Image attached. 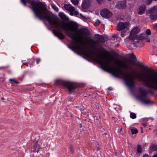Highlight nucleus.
Listing matches in <instances>:
<instances>
[{
    "mask_svg": "<svg viewBox=\"0 0 157 157\" xmlns=\"http://www.w3.org/2000/svg\"><path fill=\"white\" fill-rule=\"evenodd\" d=\"M71 151L72 153H73V150L72 149H71Z\"/></svg>",
    "mask_w": 157,
    "mask_h": 157,
    "instance_id": "37998d69",
    "label": "nucleus"
},
{
    "mask_svg": "<svg viewBox=\"0 0 157 157\" xmlns=\"http://www.w3.org/2000/svg\"><path fill=\"white\" fill-rule=\"evenodd\" d=\"M130 117L132 119H135L136 117V115L135 113H131L130 114Z\"/></svg>",
    "mask_w": 157,
    "mask_h": 157,
    "instance_id": "5701e85b",
    "label": "nucleus"
},
{
    "mask_svg": "<svg viewBox=\"0 0 157 157\" xmlns=\"http://www.w3.org/2000/svg\"><path fill=\"white\" fill-rule=\"evenodd\" d=\"M123 33H121V36H122V37H124V36L123 35Z\"/></svg>",
    "mask_w": 157,
    "mask_h": 157,
    "instance_id": "09e8293b",
    "label": "nucleus"
},
{
    "mask_svg": "<svg viewBox=\"0 0 157 157\" xmlns=\"http://www.w3.org/2000/svg\"><path fill=\"white\" fill-rule=\"evenodd\" d=\"M147 13H150L149 16L150 18L153 21L157 20V6H154L147 10Z\"/></svg>",
    "mask_w": 157,
    "mask_h": 157,
    "instance_id": "39448f33",
    "label": "nucleus"
},
{
    "mask_svg": "<svg viewBox=\"0 0 157 157\" xmlns=\"http://www.w3.org/2000/svg\"><path fill=\"white\" fill-rule=\"evenodd\" d=\"M142 101L143 103L146 104H150L152 103V101L148 99H142Z\"/></svg>",
    "mask_w": 157,
    "mask_h": 157,
    "instance_id": "a211bd4d",
    "label": "nucleus"
},
{
    "mask_svg": "<svg viewBox=\"0 0 157 157\" xmlns=\"http://www.w3.org/2000/svg\"><path fill=\"white\" fill-rule=\"evenodd\" d=\"M108 0L109 1H111V0Z\"/></svg>",
    "mask_w": 157,
    "mask_h": 157,
    "instance_id": "864d4df0",
    "label": "nucleus"
},
{
    "mask_svg": "<svg viewBox=\"0 0 157 157\" xmlns=\"http://www.w3.org/2000/svg\"><path fill=\"white\" fill-rule=\"evenodd\" d=\"M140 29L137 27L134 28L131 31L129 39L131 40H134L137 34L139 32Z\"/></svg>",
    "mask_w": 157,
    "mask_h": 157,
    "instance_id": "423d86ee",
    "label": "nucleus"
},
{
    "mask_svg": "<svg viewBox=\"0 0 157 157\" xmlns=\"http://www.w3.org/2000/svg\"><path fill=\"white\" fill-rule=\"evenodd\" d=\"M40 148V144L38 142H37L34 144L33 147L32 148L31 151L33 152L38 153Z\"/></svg>",
    "mask_w": 157,
    "mask_h": 157,
    "instance_id": "9d476101",
    "label": "nucleus"
},
{
    "mask_svg": "<svg viewBox=\"0 0 157 157\" xmlns=\"http://www.w3.org/2000/svg\"><path fill=\"white\" fill-rule=\"evenodd\" d=\"M53 8L57 12H58L59 11V9L56 7L54 6H52Z\"/></svg>",
    "mask_w": 157,
    "mask_h": 157,
    "instance_id": "7c9ffc66",
    "label": "nucleus"
},
{
    "mask_svg": "<svg viewBox=\"0 0 157 157\" xmlns=\"http://www.w3.org/2000/svg\"><path fill=\"white\" fill-rule=\"evenodd\" d=\"M39 18L41 20H46L50 25H53L54 28L58 30L61 29L64 31L66 34L71 38L76 44L80 43L81 45L84 46V43H88L91 44V48H94L98 42L103 43L105 42L104 37L98 35V36L96 37L97 40L86 36L85 38L87 41H83V38L82 35L85 34L83 29H80L78 31L79 33L76 34V36L79 37L80 39V40H78L71 33L77 31L78 28L77 25L75 23H72L68 25L67 23L63 21H61L60 23L56 17L51 15L46 11L44 2H39Z\"/></svg>",
    "mask_w": 157,
    "mask_h": 157,
    "instance_id": "f257e3e1",
    "label": "nucleus"
},
{
    "mask_svg": "<svg viewBox=\"0 0 157 157\" xmlns=\"http://www.w3.org/2000/svg\"><path fill=\"white\" fill-rule=\"evenodd\" d=\"M53 33L56 36L58 37L60 39H63L65 38V36L64 35L57 30H53Z\"/></svg>",
    "mask_w": 157,
    "mask_h": 157,
    "instance_id": "f8f14e48",
    "label": "nucleus"
},
{
    "mask_svg": "<svg viewBox=\"0 0 157 157\" xmlns=\"http://www.w3.org/2000/svg\"><path fill=\"white\" fill-rule=\"evenodd\" d=\"M73 12H70V14L71 15H73Z\"/></svg>",
    "mask_w": 157,
    "mask_h": 157,
    "instance_id": "a19ab883",
    "label": "nucleus"
},
{
    "mask_svg": "<svg viewBox=\"0 0 157 157\" xmlns=\"http://www.w3.org/2000/svg\"><path fill=\"white\" fill-rule=\"evenodd\" d=\"M59 17L63 20H66L67 19V17L64 14L63 12H59Z\"/></svg>",
    "mask_w": 157,
    "mask_h": 157,
    "instance_id": "6ab92c4d",
    "label": "nucleus"
},
{
    "mask_svg": "<svg viewBox=\"0 0 157 157\" xmlns=\"http://www.w3.org/2000/svg\"><path fill=\"white\" fill-rule=\"evenodd\" d=\"M132 134H136L138 132V130L137 129L135 128H131L130 129Z\"/></svg>",
    "mask_w": 157,
    "mask_h": 157,
    "instance_id": "412c9836",
    "label": "nucleus"
},
{
    "mask_svg": "<svg viewBox=\"0 0 157 157\" xmlns=\"http://www.w3.org/2000/svg\"><path fill=\"white\" fill-rule=\"evenodd\" d=\"M137 151L138 153H141L142 152V148L141 145H138L137 146Z\"/></svg>",
    "mask_w": 157,
    "mask_h": 157,
    "instance_id": "4be33fe9",
    "label": "nucleus"
},
{
    "mask_svg": "<svg viewBox=\"0 0 157 157\" xmlns=\"http://www.w3.org/2000/svg\"><path fill=\"white\" fill-rule=\"evenodd\" d=\"M9 81L12 84H13V83L16 84H18L19 83V82L14 79L10 78L9 79Z\"/></svg>",
    "mask_w": 157,
    "mask_h": 157,
    "instance_id": "aec40b11",
    "label": "nucleus"
},
{
    "mask_svg": "<svg viewBox=\"0 0 157 157\" xmlns=\"http://www.w3.org/2000/svg\"><path fill=\"white\" fill-rule=\"evenodd\" d=\"M55 84L57 85H62L65 87L67 89L70 94L77 87V84L75 82L65 81L61 79L56 80Z\"/></svg>",
    "mask_w": 157,
    "mask_h": 157,
    "instance_id": "20e7f679",
    "label": "nucleus"
},
{
    "mask_svg": "<svg viewBox=\"0 0 157 157\" xmlns=\"http://www.w3.org/2000/svg\"><path fill=\"white\" fill-rule=\"evenodd\" d=\"M114 155H117V152H115V153H114Z\"/></svg>",
    "mask_w": 157,
    "mask_h": 157,
    "instance_id": "a18cd8bd",
    "label": "nucleus"
},
{
    "mask_svg": "<svg viewBox=\"0 0 157 157\" xmlns=\"http://www.w3.org/2000/svg\"><path fill=\"white\" fill-rule=\"evenodd\" d=\"M130 62L132 67V69H128L132 71H125V72L130 73L131 75L132 76L133 82L132 84L128 85L127 84L125 80L124 79H123L126 85L130 88L133 87L135 86V80L137 78L147 87L151 89L157 90V74H151L146 72L137 74L136 73L135 69L134 68L132 64L133 62L131 60Z\"/></svg>",
    "mask_w": 157,
    "mask_h": 157,
    "instance_id": "7ed1b4c3",
    "label": "nucleus"
},
{
    "mask_svg": "<svg viewBox=\"0 0 157 157\" xmlns=\"http://www.w3.org/2000/svg\"><path fill=\"white\" fill-rule=\"evenodd\" d=\"M21 3L23 4L24 6H26V2L25 0H21Z\"/></svg>",
    "mask_w": 157,
    "mask_h": 157,
    "instance_id": "c85d7f7f",
    "label": "nucleus"
},
{
    "mask_svg": "<svg viewBox=\"0 0 157 157\" xmlns=\"http://www.w3.org/2000/svg\"><path fill=\"white\" fill-rule=\"evenodd\" d=\"M151 149L153 151H155L157 149V147L155 145H153L151 147Z\"/></svg>",
    "mask_w": 157,
    "mask_h": 157,
    "instance_id": "393cba45",
    "label": "nucleus"
},
{
    "mask_svg": "<svg viewBox=\"0 0 157 157\" xmlns=\"http://www.w3.org/2000/svg\"><path fill=\"white\" fill-rule=\"evenodd\" d=\"M154 1H157V0H153Z\"/></svg>",
    "mask_w": 157,
    "mask_h": 157,
    "instance_id": "603ef678",
    "label": "nucleus"
},
{
    "mask_svg": "<svg viewBox=\"0 0 157 157\" xmlns=\"http://www.w3.org/2000/svg\"><path fill=\"white\" fill-rule=\"evenodd\" d=\"M1 99H2V100H4V99H5L4 98H3V97H2V98H1Z\"/></svg>",
    "mask_w": 157,
    "mask_h": 157,
    "instance_id": "49530a36",
    "label": "nucleus"
},
{
    "mask_svg": "<svg viewBox=\"0 0 157 157\" xmlns=\"http://www.w3.org/2000/svg\"><path fill=\"white\" fill-rule=\"evenodd\" d=\"M63 7L66 10L70 12H74L75 10L74 7L69 4H65Z\"/></svg>",
    "mask_w": 157,
    "mask_h": 157,
    "instance_id": "4468645a",
    "label": "nucleus"
},
{
    "mask_svg": "<svg viewBox=\"0 0 157 157\" xmlns=\"http://www.w3.org/2000/svg\"><path fill=\"white\" fill-rule=\"evenodd\" d=\"M146 36L145 34L137 35L136 36V39L137 40H142L146 38Z\"/></svg>",
    "mask_w": 157,
    "mask_h": 157,
    "instance_id": "f3484780",
    "label": "nucleus"
},
{
    "mask_svg": "<svg viewBox=\"0 0 157 157\" xmlns=\"http://www.w3.org/2000/svg\"><path fill=\"white\" fill-rule=\"evenodd\" d=\"M69 48L72 50H79L86 53V55L89 56L90 55H92L95 56L97 57L96 59L98 63H100L101 66L104 68L110 71L115 76L119 77L121 75L123 79H124L126 81L127 84L129 85L132 84L133 82L132 76L130 73H128L125 71H123L121 70V67L127 69L129 68L132 69V67L131 64L130 60L126 59L123 61H121L120 59H117V64L118 65L117 68L112 67L110 65V60H108L107 62L104 61L102 59H106L109 60V58H106L103 54L98 55L93 50H85L81 45L77 44L76 45H70L69 46ZM113 59L111 60V61H113Z\"/></svg>",
    "mask_w": 157,
    "mask_h": 157,
    "instance_id": "f03ea898",
    "label": "nucleus"
},
{
    "mask_svg": "<svg viewBox=\"0 0 157 157\" xmlns=\"http://www.w3.org/2000/svg\"><path fill=\"white\" fill-rule=\"evenodd\" d=\"M103 0H97V2L99 4H101L102 3Z\"/></svg>",
    "mask_w": 157,
    "mask_h": 157,
    "instance_id": "2f4dec72",
    "label": "nucleus"
},
{
    "mask_svg": "<svg viewBox=\"0 0 157 157\" xmlns=\"http://www.w3.org/2000/svg\"><path fill=\"white\" fill-rule=\"evenodd\" d=\"M146 33L148 35H150L151 34V30L149 29H147L146 30Z\"/></svg>",
    "mask_w": 157,
    "mask_h": 157,
    "instance_id": "cd10ccee",
    "label": "nucleus"
},
{
    "mask_svg": "<svg viewBox=\"0 0 157 157\" xmlns=\"http://www.w3.org/2000/svg\"><path fill=\"white\" fill-rule=\"evenodd\" d=\"M136 65L137 66H138L140 67L144 68L145 70H147L151 72H153L154 71V70L152 68L148 67H147L145 66L140 63H136Z\"/></svg>",
    "mask_w": 157,
    "mask_h": 157,
    "instance_id": "ddd939ff",
    "label": "nucleus"
},
{
    "mask_svg": "<svg viewBox=\"0 0 157 157\" xmlns=\"http://www.w3.org/2000/svg\"><path fill=\"white\" fill-rule=\"evenodd\" d=\"M152 0H146L145 2L147 5L150 4L152 2Z\"/></svg>",
    "mask_w": 157,
    "mask_h": 157,
    "instance_id": "bb28decb",
    "label": "nucleus"
},
{
    "mask_svg": "<svg viewBox=\"0 0 157 157\" xmlns=\"http://www.w3.org/2000/svg\"><path fill=\"white\" fill-rule=\"evenodd\" d=\"M100 23V21L99 20H97L96 21L95 25L96 24V25H99Z\"/></svg>",
    "mask_w": 157,
    "mask_h": 157,
    "instance_id": "f704fd0d",
    "label": "nucleus"
},
{
    "mask_svg": "<svg viewBox=\"0 0 157 157\" xmlns=\"http://www.w3.org/2000/svg\"><path fill=\"white\" fill-rule=\"evenodd\" d=\"M72 3L75 5H76L78 3V0H71Z\"/></svg>",
    "mask_w": 157,
    "mask_h": 157,
    "instance_id": "b1692460",
    "label": "nucleus"
},
{
    "mask_svg": "<svg viewBox=\"0 0 157 157\" xmlns=\"http://www.w3.org/2000/svg\"><path fill=\"white\" fill-rule=\"evenodd\" d=\"M74 12V13L75 15H77L78 14V13L77 11H75V10Z\"/></svg>",
    "mask_w": 157,
    "mask_h": 157,
    "instance_id": "c9c22d12",
    "label": "nucleus"
},
{
    "mask_svg": "<svg viewBox=\"0 0 157 157\" xmlns=\"http://www.w3.org/2000/svg\"><path fill=\"white\" fill-rule=\"evenodd\" d=\"M116 7L118 9H124L126 7V2L124 0L117 2Z\"/></svg>",
    "mask_w": 157,
    "mask_h": 157,
    "instance_id": "1a4fd4ad",
    "label": "nucleus"
},
{
    "mask_svg": "<svg viewBox=\"0 0 157 157\" xmlns=\"http://www.w3.org/2000/svg\"><path fill=\"white\" fill-rule=\"evenodd\" d=\"M139 41H135L134 42L133 44L136 47H137L139 45Z\"/></svg>",
    "mask_w": 157,
    "mask_h": 157,
    "instance_id": "c756f323",
    "label": "nucleus"
},
{
    "mask_svg": "<svg viewBox=\"0 0 157 157\" xmlns=\"http://www.w3.org/2000/svg\"><path fill=\"white\" fill-rule=\"evenodd\" d=\"M129 26L128 23L120 22L117 24V29L118 31H120L125 29H128Z\"/></svg>",
    "mask_w": 157,
    "mask_h": 157,
    "instance_id": "0eeeda50",
    "label": "nucleus"
},
{
    "mask_svg": "<svg viewBox=\"0 0 157 157\" xmlns=\"http://www.w3.org/2000/svg\"><path fill=\"white\" fill-rule=\"evenodd\" d=\"M122 128H121V130H120V131H122Z\"/></svg>",
    "mask_w": 157,
    "mask_h": 157,
    "instance_id": "3c124183",
    "label": "nucleus"
},
{
    "mask_svg": "<svg viewBox=\"0 0 157 157\" xmlns=\"http://www.w3.org/2000/svg\"><path fill=\"white\" fill-rule=\"evenodd\" d=\"M153 28L154 29H157V24H154L153 25Z\"/></svg>",
    "mask_w": 157,
    "mask_h": 157,
    "instance_id": "72a5a7b5",
    "label": "nucleus"
},
{
    "mask_svg": "<svg viewBox=\"0 0 157 157\" xmlns=\"http://www.w3.org/2000/svg\"><path fill=\"white\" fill-rule=\"evenodd\" d=\"M90 5V2L89 0H85L82 3V8L86 9L88 8Z\"/></svg>",
    "mask_w": 157,
    "mask_h": 157,
    "instance_id": "2eb2a0df",
    "label": "nucleus"
},
{
    "mask_svg": "<svg viewBox=\"0 0 157 157\" xmlns=\"http://www.w3.org/2000/svg\"><path fill=\"white\" fill-rule=\"evenodd\" d=\"M100 117V116L99 115L98 116H94V120L96 122H98Z\"/></svg>",
    "mask_w": 157,
    "mask_h": 157,
    "instance_id": "a878e982",
    "label": "nucleus"
},
{
    "mask_svg": "<svg viewBox=\"0 0 157 157\" xmlns=\"http://www.w3.org/2000/svg\"><path fill=\"white\" fill-rule=\"evenodd\" d=\"M139 91L141 96L142 97H144L147 94V92L144 89L142 88H140L139 89Z\"/></svg>",
    "mask_w": 157,
    "mask_h": 157,
    "instance_id": "dca6fc26",
    "label": "nucleus"
},
{
    "mask_svg": "<svg viewBox=\"0 0 157 157\" xmlns=\"http://www.w3.org/2000/svg\"><path fill=\"white\" fill-rule=\"evenodd\" d=\"M108 89L109 90H113V88L111 87H109Z\"/></svg>",
    "mask_w": 157,
    "mask_h": 157,
    "instance_id": "58836bf2",
    "label": "nucleus"
},
{
    "mask_svg": "<svg viewBox=\"0 0 157 157\" xmlns=\"http://www.w3.org/2000/svg\"><path fill=\"white\" fill-rule=\"evenodd\" d=\"M41 60L40 58H37L36 59V61L37 64H39V63L40 61Z\"/></svg>",
    "mask_w": 157,
    "mask_h": 157,
    "instance_id": "473e14b6",
    "label": "nucleus"
},
{
    "mask_svg": "<svg viewBox=\"0 0 157 157\" xmlns=\"http://www.w3.org/2000/svg\"><path fill=\"white\" fill-rule=\"evenodd\" d=\"M149 92H150V93H153V92L152 91H149Z\"/></svg>",
    "mask_w": 157,
    "mask_h": 157,
    "instance_id": "de8ad7c7",
    "label": "nucleus"
},
{
    "mask_svg": "<svg viewBox=\"0 0 157 157\" xmlns=\"http://www.w3.org/2000/svg\"><path fill=\"white\" fill-rule=\"evenodd\" d=\"M117 35L116 34H114L112 36V37L113 38H116L117 37Z\"/></svg>",
    "mask_w": 157,
    "mask_h": 157,
    "instance_id": "ea45409f",
    "label": "nucleus"
},
{
    "mask_svg": "<svg viewBox=\"0 0 157 157\" xmlns=\"http://www.w3.org/2000/svg\"><path fill=\"white\" fill-rule=\"evenodd\" d=\"M142 157H150V156L147 154H145L143 155Z\"/></svg>",
    "mask_w": 157,
    "mask_h": 157,
    "instance_id": "e433bc0d",
    "label": "nucleus"
},
{
    "mask_svg": "<svg viewBox=\"0 0 157 157\" xmlns=\"http://www.w3.org/2000/svg\"><path fill=\"white\" fill-rule=\"evenodd\" d=\"M146 9V6L144 5H143L139 6L137 10V13L138 14L141 15L145 12Z\"/></svg>",
    "mask_w": 157,
    "mask_h": 157,
    "instance_id": "9b49d317",
    "label": "nucleus"
},
{
    "mask_svg": "<svg viewBox=\"0 0 157 157\" xmlns=\"http://www.w3.org/2000/svg\"><path fill=\"white\" fill-rule=\"evenodd\" d=\"M143 125L144 126H146V125L145 124H143Z\"/></svg>",
    "mask_w": 157,
    "mask_h": 157,
    "instance_id": "8fccbe9b",
    "label": "nucleus"
},
{
    "mask_svg": "<svg viewBox=\"0 0 157 157\" xmlns=\"http://www.w3.org/2000/svg\"><path fill=\"white\" fill-rule=\"evenodd\" d=\"M132 58L133 59H136V57H135V56L134 55H133L132 57Z\"/></svg>",
    "mask_w": 157,
    "mask_h": 157,
    "instance_id": "4c0bfd02",
    "label": "nucleus"
},
{
    "mask_svg": "<svg viewBox=\"0 0 157 157\" xmlns=\"http://www.w3.org/2000/svg\"><path fill=\"white\" fill-rule=\"evenodd\" d=\"M153 157H157V154L154 155Z\"/></svg>",
    "mask_w": 157,
    "mask_h": 157,
    "instance_id": "79ce46f5",
    "label": "nucleus"
},
{
    "mask_svg": "<svg viewBox=\"0 0 157 157\" xmlns=\"http://www.w3.org/2000/svg\"><path fill=\"white\" fill-rule=\"evenodd\" d=\"M147 41V42H150V40H148Z\"/></svg>",
    "mask_w": 157,
    "mask_h": 157,
    "instance_id": "c03bdc74",
    "label": "nucleus"
},
{
    "mask_svg": "<svg viewBox=\"0 0 157 157\" xmlns=\"http://www.w3.org/2000/svg\"><path fill=\"white\" fill-rule=\"evenodd\" d=\"M100 13L102 17L106 18L110 17L112 15V13L107 9L102 10L100 12Z\"/></svg>",
    "mask_w": 157,
    "mask_h": 157,
    "instance_id": "6e6552de",
    "label": "nucleus"
}]
</instances>
